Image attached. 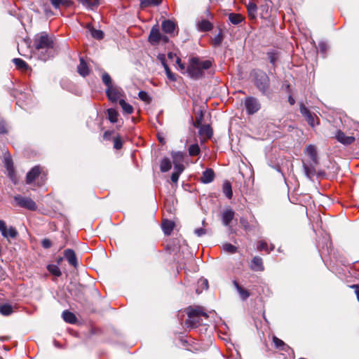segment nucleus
<instances>
[{
    "label": "nucleus",
    "instance_id": "nucleus-32",
    "mask_svg": "<svg viewBox=\"0 0 359 359\" xmlns=\"http://www.w3.org/2000/svg\"><path fill=\"white\" fill-rule=\"evenodd\" d=\"M274 249V245L273 244H271L270 248L268 247V243L265 241H260L258 243L257 245V250H264L267 252L268 253L272 251Z\"/></svg>",
    "mask_w": 359,
    "mask_h": 359
},
{
    "label": "nucleus",
    "instance_id": "nucleus-44",
    "mask_svg": "<svg viewBox=\"0 0 359 359\" xmlns=\"http://www.w3.org/2000/svg\"><path fill=\"white\" fill-rule=\"evenodd\" d=\"M102 82L107 86V88L112 86L111 79L109 74L104 72L102 76Z\"/></svg>",
    "mask_w": 359,
    "mask_h": 359
},
{
    "label": "nucleus",
    "instance_id": "nucleus-25",
    "mask_svg": "<svg viewBox=\"0 0 359 359\" xmlns=\"http://www.w3.org/2000/svg\"><path fill=\"white\" fill-rule=\"evenodd\" d=\"M175 224L170 220H164L162 223V229L165 234L170 235L173 230Z\"/></svg>",
    "mask_w": 359,
    "mask_h": 359
},
{
    "label": "nucleus",
    "instance_id": "nucleus-11",
    "mask_svg": "<svg viewBox=\"0 0 359 359\" xmlns=\"http://www.w3.org/2000/svg\"><path fill=\"white\" fill-rule=\"evenodd\" d=\"M335 137L339 142L344 145H350L355 140L353 136H348L340 130L337 131Z\"/></svg>",
    "mask_w": 359,
    "mask_h": 359
},
{
    "label": "nucleus",
    "instance_id": "nucleus-37",
    "mask_svg": "<svg viewBox=\"0 0 359 359\" xmlns=\"http://www.w3.org/2000/svg\"><path fill=\"white\" fill-rule=\"evenodd\" d=\"M107 114L109 117V120L111 123H116L118 120V112L114 109H108Z\"/></svg>",
    "mask_w": 359,
    "mask_h": 359
},
{
    "label": "nucleus",
    "instance_id": "nucleus-64",
    "mask_svg": "<svg viewBox=\"0 0 359 359\" xmlns=\"http://www.w3.org/2000/svg\"><path fill=\"white\" fill-rule=\"evenodd\" d=\"M161 62H162V65H163V66L164 69H165V67H168V65H167V64L165 63V59H163V60H161Z\"/></svg>",
    "mask_w": 359,
    "mask_h": 359
},
{
    "label": "nucleus",
    "instance_id": "nucleus-18",
    "mask_svg": "<svg viewBox=\"0 0 359 359\" xmlns=\"http://www.w3.org/2000/svg\"><path fill=\"white\" fill-rule=\"evenodd\" d=\"M175 23L170 20H164L162 22V29L167 34H173L175 30Z\"/></svg>",
    "mask_w": 359,
    "mask_h": 359
},
{
    "label": "nucleus",
    "instance_id": "nucleus-36",
    "mask_svg": "<svg viewBox=\"0 0 359 359\" xmlns=\"http://www.w3.org/2000/svg\"><path fill=\"white\" fill-rule=\"evenodd\" d=\"M172 157L173 163H182L184 154L181 151L172 152Z\"/></svg>",
    "mask_w": 359,
    "mask_h": 359
},
{
    "label": "nucleus",
    "instance_id": "nucleus-47",
    "mask_svg": "<svg viewBox=\"0 0 359 359\" xmlns=\"http://www.w3.org/2000/svg\"><path fill=\"white\" fill-rule=\"evenodd\" d=\"M8 133V126L4 120L0 119V134Z\"/></svg>",
    "mask_w": 359,
    "mask_h": 359
},
{
    "label": "nucleus",
    "instance_id": "nucleus-28",
    "mask_svg": "<svg viewBox=\"0 0 359 359\" xmlns=\"http://www.w3.org/2000/svg\"><path fill=\"white\" fill-rule=\"evenodd\" d=\"M62 318L65 322L71 324H73L76 321V318L75 315L73 313L68 311H65L62 313Z\"/></svg>",
    "mask_w": 359,
    "mask_h": 359
},
{
    "label": "nucleus",
    "instance_id": "nucleus-26",
    "mask_svg": "<svg viewBox=\"0 0 359 359\" xmlns=\"http://www.w3.org/2000/svg\"><path fill=\"white\" fill-rule=\"evenodd\" d=\"M223 193L229 198L231 199L233 196L231 184L229 181H225L222 187Z\"/></svg>",
    "mask_w": 359,
    "mask_h": 359
},
{
    "label": "nucleus",
    "instance_id": "nucleus-8",
    "mask_svg": "<svg viewBox=\"0 0 359 359\" xmlns=\"http://www.w3.org/2000/svg\"><path fill=\"white\" fill-rule=\"evenodd\" d=\"M245 106L249 114H253L260 109V103L257 99L249 97L245 100Z\"/></svg>",
    "mask_w": 359,
    "mask_h": 359
},
{
    "label": "nucleus",
    "instance_id": "nucleus-34",
    "mask_svg": "<svg viewBox=\"0 0 359 359\" xmlns=\"http://www.w3.org/2000/svg\"><path fill=\"white\" fill-rule=\"evenodd\" d=\"M171 168V162L169 158H164L161 161L160 169L161 172H167Z\"/></svg>",
    "mask_w": 359,
    "mask_h": 359
},
{
    "label": "nucleus",
    "instance_id": "nucleus-48",
    "mask_svg": "<svg viewBox=\"0 0 359 359\" xmlns=\"http://www.w3.org/2000/svg\"><path fill=\"white\" fill-rule=\"evenodd\" d=\"M174 172L180 175L184 171V166L182 163H174Z\"/></svg>",
    "mask_w": 359,
    "mask_h": 359
},
{
    "label": "nucleus",
    "instance_id": "nucleus-4",
    "mask_svg": "<svg viewBox=\"0 0 359 359\" xmlns=\"http://www.w3.org/2000/svg\"><path fill=\"white\" fill-rule=\"evenodd\" d=\"M255 83L262 94L266 95L270 86V80L268 75L263 71L256 70L254 73Z\"/></svg>",
    "mask_w": 359,
    "mask_h": 359
},
{
    "label": "nucleus",
    "instance_id": "nucleus-35",
    "mask_svg": "<svg viewBox=\"0 0 359 359\" xmlns=\"http://www.w3.org/2000/svg\"><path fill=\"white\" fill-rule=\"evenodd\" d=\"M161 2V0H141L140 6L144 8L151 6H158Z\"/></svg>",
    "mask_w": 359,
    "mask_h": 359
},
{
    "label": "nucleus",
    "instance_id": "nucleus-2",
    "mask_svg": "<svg viewBox=\"0 0 359 359\" xmlns=\"http://www.w3.org/2000/svg\"><path fill=\"white\" fill-rule=\"evenodd\" d=\"M211 66L210 60H201L197 57H192L190 59L187 72L191 78L198 79L203 76V71L210 69Z\"/></svg>",
    "mask_w": 359,
    "mask_h": 359
},
{
    "label": "nucleus",
    "instance_id": "nucleus-53",
    "mask_svg": "<svg viewBox=\"0 0 359 359\" xmlns=\"http://www.w3.org/2000/svg\"><path fill=\"white\" fill-rule=\"evenodd\" d=\"M165 71L166 75L169 79H170L172 81L175 80V75L171 72V71L168 67H165Z\"/></svg>",
    "mask_w": 359,
    "mask_h": 359
},
{
    "label": "nucleus",
    "instance_id": "nucleus-20",
    "mask_svg": "<svg viewBox=\"0 0 359 359\" xmlns=\"http://www.w3.org/2000/svg\"><path fill=\"white\" fill-rule=\"evenodd\" d=\"M65 257L68 261L69 264L76 266L77 265V259L74 252L71 249H67L65 251Z\"/></svg>",
    "mask_w": 359,
    "mask_h": 359
},
{
    "label": "nucleus",
    "instance_id": "nucleus-45",
    "mask_svg": "<svg viewBox=\"0 0 359 359\" xmlns=\"http://www.w3.org/2000/svg\"><path fill=\"white\" fill-rule=\"evenodd\" d=\"M48 269L51 273L56 276H60L61 275L60 269L55 265H49Z\"/></svg>",
    "mask_w": 359,
    "mask_h": 359
},
{
    "label": "nucleus",
    "instance_id": "nucleus-24",
    "mask_svg": "<svg viewBox=\"0 0 359 359\" xmlns=\"http://www.w3.org/2000/svg\"><path fill=\"white\" fill-rule=\"evenodd\" d=\"M233 285L243 300H246L250 297L249 291L241 286L236 280L233 281Z\"/></svg>",
    "mask_w": 359,
    "mask_h": 359
},
{
    "label": "nucleus",
    "instance_id": "nucleus-41",
    "mask_svg": "<svg viewBox=\"0 0 359 359\" xmlns=\"http://www.w3.org/2000/svg\"><path fill=\"white\" fill-rule=\"evenodd\" d=\"M13 62L15 63L16 67L20 69H26L28 67L27 63L20 58L13 59Z\"/></svg>",
    "mask_w": 359,
    "mask_h": 359
},
{
    "label": "nucleus",
    "instance_id": "nucleus-12",
    "mask_svg": "<svg viewBox=\"0 0 359 359\" xmlns=\"http://www.w3.org/2000/svg\"><path fill=\"white\" fill-rule=\"evenodd\" d=\"M41 172L42 170L39 165L32 168V170L27 174L26 183L28 184L33 183L38 177H40Z\"/></svg>",
    "mask_w": 359,
    "mask_h": 359
},
{
    "label": "nucleus",
    "instance_id": "nucleus-49",
    "mask_svg": "<svg viewBox=\"0 0 359 359\" xmlns=\"http://www.w3.org/2000/svg\"><path fill=\"white\" fill-rule=\"evenodd\" d=\"M123 142L119 137H116L114 140V147L116 149H120L122 147Z\"/></svg>",
    "mask_w": 359,
    "mask_h": 359
},
{
    "label": "nucleus",
    "instance_id": "nucleus-17",
    "mask_svg": "<svg viewBox=\"0 0 359 359\" xmlns=\"http://www.w3.org/2000/svg\"><path fill=\"white\" fill-rule=\"evenodd\" d=\"M196 25H197L198 29L201 32L210 31L213 27L212 24L208 20H205V19H202V20H199L197 22Z\"/></svg>",
    "mask_w": 359,
    "mask_h": 359
},
{
    "label": "nucleus",
    "instance_id": "nucleus-3",
    "mask_svg": "<svg viewBox=\"0 0 359 359\" xmlns=\"http://www.w3.org/2000/svg\"><path fill=\"white\" fill-rule=\"evenodd\" d=\"M188 319L185 321V325L188 327H196L203 323V319L208 318V314L203 311L201 307H189L187 309Z\"/></svg>",
    "mask_w": 359,
    "mask_h": 359
},
{
    "label": "nucleus",
    "instance_id": "nucleus-61",
    "mask_svg": "<svg viewBox=\"0 0 359 359\" xmlns=\"http://www.w3.org/2000/svg\"><path fill=\"white\" fill-rule=\"evenodd\" d=\"M161 41L166 43L168 41V38L166 36H163L161 34Z\"/></svg>",
    "mask_w": 359,
    "mask_h": 359
},
{
    "label": "nucleus",
    "instance_id": "nucleus-57",
    "mask_svg": "<svg viewBox=\"0 0 359 359\" xmlns=\"http://www.w3.org/2000/svg\"><path fill=\"white\" fill-rule=\"evenodd\" d=\"M350 287L354 289V292L357 296V299L359 302V285H351Z\"/></svg>",
    "mask_w": 359,
    "mask_h": 359
},
{
    "label": "nucleus",
    "instance_id": "nucleus-46",
    "mask_svg": "<svg viewBox=\"0 0 359 359\" xmlns=\"http://www.w3.org/2000/svg\"><path fill=\"white\" fill-rule=\"evenodd\" d=\"M138 96H139L140 99L142 100V101H144L147 102H149L151 101V98H150L149 95L145 91H143V90L140 91Z\"/></svg>",
    "mask_w": 359,
    "mask_h": 359
},
{
    "label": "nucleus",
    "instance_id": "nucleus-33",
    "mask_svg": "<svg viewBox=\"0 0 359 359\" xmlns=\"http://www.w3.org/2000/svg\"><path fill=\"white\" fill-rule=\"evenodd\" d=\"M13 311V307L9 304H4L2 305H0V313L3 316H9L11 315Z\"/></svg>",
    "mask_w": 359,
    "mask_h": 359
},
{
    "label": "nucleus",
    "instance_id": "nucleus-13",
    "mask_svg": "<svg viewBox=\"0 0 359 359\" xmlns=\"http://www.w3.org/2000/svg\"><path fill=\"white\" fill-rule=\"evenodd\" d=\"M300 111L305 117L309 124L313 127L315 126V119L316 118V115L312 114L304 104H301Z\"/></svg>",
    "mask_w": 359,
    "mask_h": 359
},
{
    "label": "nucleus",
    "instance_id": "nucleus-59",
    "mask_svg": "<svg viewBox=\"0 0 359 359\" xmlns=\"http://www.w3.org/2000/svg\"><path fill=\"white\" fill-rule=\"evenodd\" d=\"M320 48L322 51H325L326 50V45L324 43H319Z\"/></svg>",
    "mask_w": 359,
    "mask_h": 359
},
{
    "label": "nucleus",
    "instance_id": "nucleus-60",
    "mask_svg": "<svg viewBox=\"0 0 359 359\" xmlns=\"http://www.w3.org/2000/svg\"><path fill=\"white\" fill-rule=\"evenodd\" d=\"M288 101L291 105H293L295 102L294 99L292 96H289Z\"/></svg>",
    "mask_w": 359,
    "mask_h": 359
},
{
    "label": "nucleus",
    "instance_id": "nucleus-43",
    "mask_svg": "<svg viewBox=\"0 0 359 359\" xmlns=\"http://www.w3.org/2000/svg\"><path fill=\"white\" fill-rule=\"evenodd\" d=\"M273 341L275 344L276 346L281 350H285V347L287 346V345L284 343L283 341L278 339L276 337H273Z\"/></svg>",
    "mask_w": 359,
    "mask_h": 359
},
{
    "label": "nucleus",
    "instance_id": "nucleus-21",
    "mask_svg": "<svg viewBox=\"0 0 359 359\" xmlns=\"http://www.w3.org/2000/svg\"><path fill=\"white\" fill-rule=\"evenodd\" d=\"M5 165L8 172V176L10 177L11 180L15 184L16 181L15 179L13 165L10 156L5 157Z\"/></svg>",
    "mask_w": 359,
    "mask_h": 359
},
{
    "label": "nucleus",
    "instance_id": "nucleus-19",
    "mask_svg": "<svg viewBox=\"0 0 359 359\" xmlns=\"http://www.w3.org/2000/svg\"><path fill=\"white\" fill-rule=\"evenodd\" d=\"M305 153L311 158L314 164L318 163L317 151L315 146L308 145L305 149Z\"/></svg>",
    "mask_w": 359,
    "mask_h": 359
},
{
    "label": "nucleus",
    "instance_id": "nucleus-51",
    "mask_svg": "<svg viewBox=\"0 0 359 359\" xmlns=\"http://www.w3.org/2000/svg\"><path fill=\"white\" fill-rule=\"evenodd\" d=\"M206 233L207 230L204 228H198L194 230V233L198 237L204 236Z\"/></svg>",
    "mask_w": 359,
    "mask_h": 359
},
{
    "label": "nucleus",
    "instance_id": "nucleus-29",
    "mask_svg": "<svg viewBox=\"0 0 359 359\" xmlns=\"http://www.w3.org/2000/svg\"><path fill=\"white\" fill-rule=\"evenodd\" d=\"M247 8L249 16L252 19H255L257 16V5L255 3L250 1L247 6Z\"/></svg>",
    "mask_w": 359,
    "mask_h": 359
},
{
    "label": "nucleus",
    "instance_id": "nucleus-40",
    "mask_svg": "<svg viewBox=\"0 0 359 359\" xmlns=\"http://www.w3.org/2000/svg\"><path fill=\"white\" fill-rule=\"evenodd\" d=\"M222 249L230 254H233L237 251V248L231 243H224L222 246Z\"/></svg>",
    "mask_w": 359,
    "mask_h": 359
},
{
    "label": "nucleus",
    "instance_id": "nucleus-23",
    "mask_svg": "<svg viewBox=\"0 0 359 359\" xmlns=\"http://www.w3.org/2000/svg\"><path fill=\"white\" fill-rule=\"evenodd\" d=\"M77 69L79 74L82 76L88 75L90 72L89 68L83 58L80 59V64L79 65Z\"/></svg>",
    "mask_w": 359,
    "mask_h": 359
},
{
    "label": "nucleus",
    "instance_id": "nucleus-55",
    "mask_svg": "<svg viewBox=\"0 0 359 359\" xmlns=\"http://www.w3.org/2000/svg\"><path fill=\"white\" fill-rule=\"evenodd\" d=\"M51 241L48 239H43L42 241V246L44 248H49L51 246Z\"/></svg>",
    "mask_w": 359,
    "mask_h": 359
},
{
    "label": "nucleus",
    "instance_id": "nucleus-7",
    "mask_svg": "<svg viewBox=\"0 0 359 359\" xmlns=\"http://www.w3.org/2000/svg\"><path fill=\"white\" fill-rule=\"evenodd\" d=\"M234 217L235 212L231 208L225 209L221 215L222 224L225 226H228L231 232H233L231 223L233 220Z\"/></svg>",
    "mask_w": 359,
    "mask_h": 359
},
{
    "label": "nucleus",
    "instance_id": "nucleus-39",
    "mask_svg": "<svg viewBox=\"0 0 359 359\" xmlns=\"http://www.w3.org/2000/svg\"><path fill=\"white\" fill-rule=\"evenodd\" d=\"M223 34L220 30L217 35L212 39V44L215 47L219 46L223 41Z\"/></svg>",
    "mask_w": 359,
    "mask_h": 359
},
{
    "label": "nucleus",
    "instance_id": "nucleus-22",
    "mask_svg": "<svg viewBox=\"0 0 359 359\" xmlns=\"http://www.w3.org/2000/svg\"><path fill=\"white\" fill-rule=\"evenodd\" d=\"M315 165L313 163L311 164L303 163L305 175L309 179H312L316 175Z\"/></svg>",
    "mask_w": 359,
    "mask_h": 359
},
{
    "label": "nucleus",
    "instance_id": "nucleus-30",
    "mask_svg": "<svg viewBox=\"0 0 359 359\" xmlns=\"http://www.w3.org/2000/svg\"><path fill=\"white\" fill-rule=\"evenodd\" d=\"M229 20L232 24L238 25L244 20V18L241 14L230 13L229 15Z\"/></svg>",
    "mask_w": 359,
    "mask_h": 359
},
{
    "label": "nucleus",
    "instance_id": "nucleus-42",
    "mask_svg": "<svg viewBox=\"0 0 359 359\" xmlns=\"http://www.w3.org/2000/svg\"><path fill=\"white\" fill-rule=\"evenodd\" d=\"M52 5L55 8H59L61 6H67L69 0H50Z\"/></svg>",
    "mask_w": 359,
    "mask_h": 359
},
{
    "label": "nucleus",
    "instance_id": "nucleus-16",
    "mask_svg": "<svg viewBox=\"0 0 359 359\" xmlns=\"http://www.w3.org/2000/svg\"><path fill=\"white\" fill-rule=\"evenodd\" d=\"M250 268L255 271H264L262 259L257 256L255 257L252 260Z\"/></svg>",
    "mask_w": 359,
    "mask_h": 359
},
{
    "label": "nucleus",
    "instance_id": "nucleus-52",
    "mask_svg": "<svg viewBox=\"0 0 359 359\" xmlns=\"http://www.w3.org/2000/svg\"><path fill=\"white\" fill-rule=\"evenodd\" d=\"M240 224L244 228V229H245V230L249 229L250 225H249V223H248L247 219H245L244 217H241L240 219Z\"/></svg>",
    "mask_w": 359,
    "mask_h": 359
},
{
    "label": "nucleus",
    "instance_id": "nucleus-1",
    "mask_svg": "<svg viewBox=\"0 0 359 359\" xmlns=\"http://www.w3.org/2000/svg\"><path fill=\"white\" fill-rule=\"evenodd\" d=\"M34 46L40 53L41 60L46 61L50 57L54 47V40L51 35L46 32L36 34L34 38Z\"/></svg>",
    "mask_w": 359,
    "mask_h": 359
},
{
    "label": "nucleus",
    "instance_id": "nucleus-56",
    "mask_svg": "<svg viewBox=\"0 0 359 359\" xmlns=\"http://www.w3.org/2000/svg\"><path fill=\"white\" fill-rule=\"evenodd\" d=\"M180 175V174H178L175 172H173L171 175L172 182L174 183H177L178 182Z\"/></svg>",
    "mask_w": 359,
    "mask_h": 359
},
{
    "label": "nucleus",
    "instance_id": "nucleus-6",
    "mask_svg": "<svg viewBox=\"0 0 359 359\" xmlns=\"http://www.w3.org/2000/svg\"><path fill=\"white\" fill-rule=\"evenodd\" d=\"M0 232L1 235L7 238H15L18 235V231L13 226L8 227L6 222L0 220Z\"/></svg>",
    "mask_w": 359,
    "mask_h": 359
},
{
    "label": "nucleus",
    "instance_id": "nucleus-14",
    "mask_svg": "<svg viewBox=\"0 0 359 359\" xmlns=\"http://www.w3.org/2000/svg\"><path fill=\"white\" fill-rule=\"evenodd\" d=\"M149 41L152 44L158 43L161 41V34L157 26L151 28L149 36Z\"/></svg>",
    "mask_w": 359,
    "mask_h": 359
},
{
    "label": "nucleus",
    "instance_id": "nucleus-5",
    "mask_svg": "<svg viewBox=\"0 0 359 359\" xmlns=\"http://www.w3.org/2000/svg\"><path fill=\"white\" fill-rule=\"evenodd\" d=\"M15 201V205L19 206L20 208H23L27 209L29 210H36L37 208V205L36 203L30 198L22 196L20 194H18L13 197Z\"/></svg>",
    "mask_w": 359,
    "mask_h": 359
},
{
    "label": "nucleus",
    "instance_id": "nucleus-38",
    "mask_svg": "<svg viewBox=\"0 0 359 359\" xmlns=\"http://www.w3.org/2000/svg\"><path fill=\"white\" fill-rule=\"evenodd\" d=\"M200 152L201 149L198 144H193L189 147V154L191 156H197Z\"/></svg>",
    "mask_w": 359,
    "mask_h": 359
},
{
    "label": "nucleus",
    "instance_id": "nucleus-27",
    "mask_svg": "<svg viewBox=\"0 0 359 359\" xmlns=\"http://www.w3.org/2000/svg\"><path fill=\"white\" fill-rule=\"evenodd\" d=\"M88 29L93 38L100 40L104 37V33L102 31L95 29L90 25H88Z\"/></svg>",
    "mask_w": 359,
    "mask_h": 359
},
{
    "label": "nucleus",
    "instance_id": "nucleus-50",
    "mask_svg": "<svg viewBox=\"0 0 359 359\" xmlns=\"http://www.w3.org/2000/svg\"><path fill=\"white\" fill-rule=\"evenodd\" d=\"M268 57L271 64L274 65L278 59L277 54L276 53H268Z\"/></svg>",
    "mask_w": 359,
    "mask_h": 359
},
{
    "label": "nucleus",
    "instance_id": "nucleus-54",
    "mask_svg": "<svg viewBox=\"0 0 359 359\" xmlns=\"http://www.w3.org/2000/svg\"><path fill=\"white\" fill-rule=\"evenodd\" d=\"M99 2L98 0H90V1H88L87 4H84L85 5H87L90 8L95 7L98 5Z\"/></svg>",
    "mask_w": 359,
    "mask_h": 359
},
{
    "label": "nucleus",
    "instance_id": "nucleus-63",
    "mask_svg": "<svg viewBox=\"0 0 359 359\" xmlns=\"http://www.w3.org/2000/svg\"><path fill=\"white\" fill-rule=\"evenodd\" d=\"M111 135L110 132L109 131H106L104 133V138H108V137Z\"/></svg>",
    "mask_w": 359,
    "mask_h": 359
},
{
    "label": "nucleus",
    "instance_id": "nucleus-10",
    "mask_svg": "<svg viewBox=\"0 0 359 359\" xmlns=\"http://www.w3.org/2000/svg\"><path fill=\"white\" fill-rule=\"evenodd\" d=\"M194 126L196 128H199V134L201 135L205 136L207 138H210L212 137V128L209 125H201V118L196 119Z\"/></svg>",
    "mask_w": 359,
    "mask_h": 359
},
{
    "label": "nucleus",
    "instance_id": "nucleus-62",
    "mask_svg": "<svg viewBox=\"0 0 359 359\" xmlns=\"http://www.w3.org/2000/svg\"><path fill=\"white\" fill-rule=\"evenodd\" d=\"M202 284L205 286L206 288H208V280L206 279L202 280Z\"/></svg>",
    "mask_w": 359,
    "mask_h": 359
},
{
    "label": "nucleus",
    "instance_id": "nucleus-9",
    "mask_svg": "<svg viewBox=\"0 0 359 359\" xmlns=\"http://www.w3.org/2000/svg\"><path fill=\"white\" fill-rule=\"evenodd\" d=\"M106 93L109 100L116 102L122 97L123 90L121 88L112 86L107 88Z\"/></svg>",
    "mask_w": 359,
    "mask_h": 359
},
{
    "label": "nucleus",
    "instance_id": "nucleus-31",
    "mask_svg": "<svg viewBox=\"0 0 359 359\" xmlns=\"http://www.w3.org/2000/svg\"><path fill=\"white\" fill-rule=\"evenodd\" d=\"M119 104L121 107L123 111L127 114H130L133 111V107L128 103H127L124 100H119Z\"/></svg>",
    "mask_w": 359,
    "mask_h": 359
},
{
    "label": "nucleus",
    "instance_id": "nucleus-58",
    "mask_svg": "<svg viewBox=\"0 0 359 359\" xmlns=\"http://www.w3.org/2000/svg\"><path fill=\"white\" fill-rule=\"evenodd\" d=\"M176 62L179 65L181 69H184L185 66L183 64H181V60L179 57H177Z\"/></svg>",
    "mask_w": 359,
    "mask_h": 359
},
{
    "label": "nucleus",
    "instance_id": "nucleus-15",
    "mask_svg": "<svg viewBox=\"0 0 359 359\" xmlns=\"http://www.w3.org/2000/svg\"><path fill=\"white\" fill-rule=\"evenodd\" d=\"M215 175L212 169L207 168L203 172L201 177V182L203 184H208L212 182L215 179Z\"/></svg>",
    "mask_w": 359,
    "mask_h": 359
}]
</instances>
